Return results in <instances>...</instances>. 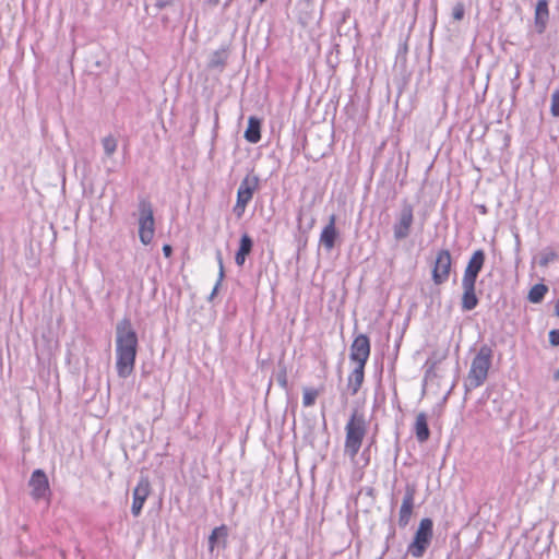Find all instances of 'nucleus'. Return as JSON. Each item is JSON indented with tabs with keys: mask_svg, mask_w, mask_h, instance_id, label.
<instances>
[{
	"mask_svg": "<svg viewBox=\"0 0 559 559\" xmlns=\"http://www.w3.org/2000/svg\"><path fill=\"white\" fill-rule=\"evenodd\" d=\"M227 59L228 50L226 48H221L211 55L207 66L210 69H218L222 71L226 66Z\"/></svg>",
	"mask_w": 559,
	"mask_h": 559,
	"instance_id": "20",
	"label": "nucleus"
},
{
	"mask_svg": "<svg viewBox=\"0 0 559 559\" xmlns=\"http://www.w3.org/2000/svg\"><path fill=\"white\" fill-rule=\"evenodd\" d=\"M365 367L366 366L357 365L348 376L347 391H349L350 395H356L361 388L365 379Z\"/></svg>",
	"mask_w": 559,
	"mask_h": 559,
	"instance_id": "16",
	"label": "nucleus"
},
{
	"mask_svg": "<svg viewBox=\"0 0 559 559\" xmlns=\"http://www.w3.org/2000/svg\"><path fill=\"white\" fill-rule=\"evenodd\" d=\"M550 112L554 117H559V90L551 94Z\"/></svg>",
	"mask_w": 559,
	"mask_h": 559,
	"instance_id": "30",
	"label": "nucleus"
},
{
	"mask_svg": "<svg viewBox=\"0 0 559 559\" xmlns=\"http://www.w3.org/2000/svg\"><path fill=\"white\" fill-rule=\"evenodd\" d=\"M554 379L559 381V369L554 373Z\"/></svg>",
	"mask_w": 559,
	"mask_h": 559,
	"instance_id": "42",
	"label": "nucleus"
},
{
	"mask_svg": "<svg viewBox=\"0 0 559 559\" xmlns=\"http://www.w3.org/2000/svg\"><path fill=\"white\" fill-rule=\"evenodd\" d=\"M248 204H249L248 202H245L242 200H239V199L236 200V204L233 207V212L237 216V218L242 217Z\"/></svg>",
	"mask_w": 559,
	"mask_h": 559,
	"instance_id": "31",
	"label": "nucleus"
},
{
	"mask_svg": "<svg viewBox=\"0 0 559 559\" xmlns=\"http://www.w3.org/2000/svg\"><path fill=\"white\" fill-rule=\"evenodd\" d=\"M415 495L416 486L414 484H407L399 512V526L402 528L406 527L411 521L415 506Z\"/></svg>",
	"mask_w": 559,
	"mask_h": 559,
	"instance_id": "9",
	"label": "nucleus"
},
{
	"mask_svg": "<svg viewBox=\"0 0 559 559\" xmlns=\"http://www.w3.org/2000/svg\"><path fill=\"white\" fill-rule=\"evenodd\" d=\"M163 253H164V255L166 258H169L171 255V253H173V247L170 245H168V243H165L163 246Z\"/></svg>",
	"mask_w": 559,
	"mask_h": 559,
	"instance_id": "35",
	"label": "nucleus"
},
{
	"mask_svg": "<svg viewBox=\"0 0 559 559\" xmlns=\"http://www.w3.org/2000/svg\"><path fill=\"white\" fill-rule=\"evenodd\" d=\"M394 536H395V530H394V527H393V526H391V532H390V534H389V537H388V538H390V537H394Z\"/></svg>",
	"mask_w": 559,
	"mask_h": 559,
	"instance_id": "40",
	"label": "nucleus"
},
{
	"mask_svg": "<svg viewBox=\"0 0 559 559\" xmlns=\"http://www.w3.org/2000/svg\"><path fill=\"white\" fill-rule=\"evenodd\" d=\"M336 216L332 214L329 217V223L324 226L321 231L319 242L326 250L331 251L336 242L338 237V231L335 227Z\"/></svg>",
	"mask_w": 559,
	"mask_h": 559,
	"instance_id": "14",
	"label": "nucleus"
},
{
	"mask_svg": "<svg viewBox=\"0 0 559 559\" xmlns=\"http://www.w3.org/2000/svg\"><path fill=\"white\" fill-rule=\"evenodd\" d=\"M245 139L252 144L261 140V121L259 118L251 116L248 120V127L243 134Z\"/></svg>",
	"mask_w": 559,
	"mask_h": 559,
	"instance_id": "19",
	"label": "nucleus"
},
{
	"mask_svg": "<svg viewBox=\"0 0 559 559\" xmlns=\"http://www.w3.org/2000/svg\"><path fill=\"white\" fill-rule=\"evenodd\" d=\"M216 259H217V263H218V278L213 287L212 293L210 294V296L207 298L209 301H212L214 299V297L217 295V292H218V289L222 285V282L225 277L224 262H223L222 252L219 250L216 252Z\"/></svg>",
	"mask_w": 559,
	"mask_h": 559,
	"instance_id": "23",
	"label": "nucleus"
},
{
	"mask_svg": "<svg viewBox=\"0 0 559 559\" xmlns=\"http://www.w3.org/2000/svg\"><path fill=\"white\" fill-rule=\"evenodd\" d=\"M368 431V423L365 414L354 408L348 421L345 425L344 453L354 460Z\"/></svg>",
	"mask_w": 559,
	"mask_h": 559,
	"instance_id": "2",
	"label": "nucleus"
},
{
	"mask_svg": "<svg viewBox=\"0 0 559 559\" xmlns=\"http://www.w3.org/2000/svg\"><path fill=\"white\" fill-rule=\"evenodd\" d=\"M463 294L461 298V309L462 311H472L474 310L479 302V299L476 295V286H462Z\"/></svg>",
	"mask_w": 559,
	"mask_h": 559,
	"instance_id": "18",
	"label": "nucleus"
},
{
	"mask_svg": "<svg viewBox=\"0 0 559 559\" xmlns=\"http://www.w3.org/2000/svg\"><path fill=\"white\" fill-rule=\"evenodd\" d=\"M313 224H314V218H313V217H311V219H310V221H308V229H311V228H312V226H313Z\"/></svg>",
	"mask_w": 559,
	"mask_h": 559,
	"instance_id": "39",
	"label": "nucleus"
},
{
	"mask_svg": "<svg viewBox=\"0 0 559 559\" xmlns=\"http://www.w3.org/2000/svg\"><path fill=\"white\" fill-rule=\"evenodd\" d=\"M276 380H277V383H278L282 388H284V389H286V388H287V376H286V371H285V370H283L282 372H280V373L277 374Z\"/></svg>",
	"mask_w": 559,
	"mask_h": 559,
	"instance_id": "33",
	"label": "nucleus"
},
{
	"mask_svg": "<svg viewBox=\"0 0 559 559\" xmlns=\"http://www.w3.org/2000/svg\"><path fill=\"white\" fill-rule=\"evenodd\" d=\"M479 209H480V212L484 214L487 212V209L485 205L479 206Z\"/></svg>",
	"mask_w": 559,
	"mask_h": 559,
	"instance_id": "43",
	"label": "nucleus"
},
{
	"mask_svg": "<svg viewBox=\"0 0 559 559\" xmlns=\"http://www.w3.org/2000/svg\"><path fill=\"white\" fill-rule=\"evenodd\" d=\"M175 2V0H156L155 7L158 10H163L169 5H171Z\"/></svg>",
	"mask_w": 559,
	"mask_h": 559,
	"instance_id": "34",
	"label": "nucleus"
},
{
	"mask_svg": "<svg viewBox=\"0 0 559 559\" xmlns=\"http://www.w3.org/2000/svg\"><path fill=\"white\" fill-rule=\"evenodd\" d=\"M558 260V253L551 249H546L542 252L539 258V265L547 266L549 263Z\"/></svg>",
	"mask_w": 559,
	"mask_h": 559,
	"instance_id": "26",
	"label": "nucleus"
},
{
	"mask_svg": "<svg viewBox=\"0 0 559 559\" xmlns=\"http://www.w3.org/2000/svg\"><path fill=\"white\" fill-rule=\"evenodd\" d=\"M551 346H559V329H554L548 334Z\"/></svg>",
	"mask_w": 559,
	"mask_h": 559,
	"instance_id": "32",
	"label": "nucleus"
},
{
	"mask_svg": "<svg viewBox=\"0 0 559 559\" xmlns=\"http://www.w3.org/2000/svg\"><path fill=\"white\" fill-rule=\"evenodd\" d=\"M478 273L464 270L462 286H476Z\"/></svg>",
	"mask_w": 559,
	"mask_h": 559,
	"instance_id": "28",
	"label": "nucleus"
},
{
	"mask_svg": "<svg viewBox=\"0 0 559 559\" xmlns=\"http://www.w3.org/2000/svg\"><path fill=\"white\" fill-rule=\"evenodd\" d=\"M151 485L147 477L141 476L138 485L133 489V501L131 507V513L134 518L141 514L142 508L150 495Z\"/></svg>",
	"mask_w": 559,
	"mask_h": 559,
	"instance_id": "11",
	"label": "nucleus"
},
{
	"mask_svg": "<svg viewBox=\"0 0 559 559\" xmlns=\"http://www.w3.org/2000/svg\"><path fill=\"white\" fill-rule=\"evenodd\" d=\"M548 292V287L543 284H535L528 292L527 299L533 304H539L544 300L545 295Z\"/></svg>",
	"mask_w": 559,
	"mask_h": 559,
	"instance_id": "22",
	"label": "nucleus"
},
{
	"mask_svg": "<svg viewBox=\"0 0 559 559\" xmlns=\"http://www.w3.org/2000/svg\"><path fill=\"white\" fill-rule=\"evenodd\" d=\"M318 395H319L318 390H316L313 388H305L304 396H302V405L305 407H310V406L314 405Z\"/></svg>",
	"mask_w": 559,
	"mask_h": 559,
	"instance_id": "24",
	"label": "nucleus"
},
{
	"mask_svg": "<svg viewBox=\"0 0 559 559\" xmlns=\"http://www.w3.org/2000/svg\"><path fill=\"white\" fill-rule=\"evenodd\" d=\"M464 15H465L464 3L463 2H456L454 4V7L452 8V17L455 21H461V20H463Z\"/></svg>",
	"mask_w": 559,
	"mask_h": 559,
	"instance_id": "29",
	"label": "nucleus"
},
{
	"mask_svg": "<svg viewBox=\"0 0 559 559\" xmlns=\"http://www.w3.org/2000/svg\"><path fill=\"white\" fill-rule=\"evenodd\" d=\"M493 350L484 344L472 360L471 368L465 382V390L471 391L484 384L491 367Z\"/></svg>",
	"mask_w": 559,
	"mask_h": 559,
	"instance_id": "3",
	"label": "nucleus"
},
{
	"mask_svg": "<svg viewBox=\"0 0 559 559\" xmlns=\"http://www.w3.org/2000/svg\"><path fill=\"white\" fill-rule=\"evenodd\" d=\"M485 260H486V254H485L484 250L478 249V250L474 251V253L469 258L465 270L479 274L485 264Z\"/></svg>",
	"mask_w": 559,
	"mask_h": 559,
	"instance_id": "21",
	"label": "nucleus"
},
{
	"mask_svg": "<svg viewBox=\"0 0 559 559\" xmlns=\"http://www.w3.org/2000/svg\"><path fill=\"white\" fill-rule=\"evenodd\" d=\"M550 17L549 7L547 0H538L534 11V28L538 35L546 32Z\"/></svg>",
	"mask_w": 559,
	"mask_h": 559,
	"instance_id": "12",
	"label": "nucleus"
},
{
	"mask_svg": "<svg viewBox=\"0 0 559 559\" xmlns=\"http://www.w3.org/2000/svg\"><path fill=\"white\" fill-rule=\"evenodd\" d=\"M227 535V530H226V526L225 525H222V526H218V527H215L210 537H209V545H210V549L213 550L215 545H216V542H217V538L218 536H226Z\"/></svg>",
	"mask_w": 559,
	"mask_h": 559,
	"instance_id": "27",
	"label": "nucleus"
},
{
	"mask_svg": "<svg viewBox=\"0 0 559 559\" xmlns=\"http://www.w3.org/2000/svg\"><path fill=\"white\" fill-rule=\"evenodd\" d=\"M433 537V522L429 518H425L414 534L412 543L407 546V554L414 558H421L431 544Z\"/></svg>",
	"mask_w": 559,
	"mask_h": 559,
	"instance_id": "4",
	"label": "nucleus"
},
{
	"mask_svg": "<svg viewBox=\"0 0 559 559\" xmlns=\"http://www.w3.org/2000/svg\"><path fill=\"white\" fill-rule=\"evenodd\" d=\"M407 53V44L403 43L399 46L397 56L403 55L405 56Z\"/></svg>",
	"mask_w": 559,
	"mask_h": 559,
	"instance_id": "36",
	"label": "nucleus"
},
{
	"mask_svg": "<svg viewBox=\"0 0 559 559\" xmlns=\"http://www.w3.org/2000/svg\"><path fill=\"white\" fill-rule=\"evenodd\" d=\"M106 156L110 157L117 150L118 143L112 135H107L102 140Z\"/></svg>",
	"mask_w": 559,
	"mask_h": 559,
	"instance_id": "25",
	"label": "nucleus"
},
{
	"mask_svg": "<svg viewBox=\"0 0 559 559\" xmlns=\"http://www.w3.org/2000/svg\"><path fill=\"white\" fill-rule=\"evenodd\" d=\"M28 486L32 489L31 496L35 500L43 499L50 493L48 477L40 468H37L32 473Z\"/></svg>",
	"mask_w": 559,
	"mask_h": 559,
	"instance_id": "10",
	"label": "nucleus"
},
{
	"mask_svg": "<svg viewBox=\"0 0 559 559\" xmlns=\"http://www.w3.org/2000/svg\"><path fill=\"white\" fill-rule=\"evenodd\" d=\"M139 238L147 246L152 242L155 233V221L152 203L146 198H139Z\"/></svg>",
	"mask_w": 559,
	"mask_h": 559,
	"instance_id": "5",
	"label": "nucleus"
},
{
	"mask_svg": "<svg viewBox=\"0 0 559 559\" xmlns=\"http://www.w3.org/2000/svg\"><path fill=\"white\" fill-rule=\"evenodd\" d=\"M259 181L260 179L258 176L248 174L239 185L237 199L249 203L259 188Z\"/></svg>",
	"mask_w": 559,
	"mask_h": 559,
	"instance_id": "13",
	"label": "nucleus"
},
{
	"mask_svg": "<svg viewBox=\"0 0 559 559\" xmlns=\"http://www.w3.org/2000/svg\"><path fill=\"white\" fill-rule=\"evenodd\" d=\"M138 335L131 320L123 318L116 325V369L120 378H128L134 369Z\"/></svg>",
	"mask_w": 559,
	"mask_h": 559,
	"instance_id": "1",
	"label": "nucleus"
},
{
	"mask_svg": "<svg viewBox=\"0 0 559 559\" xmlns=\"http://www.w3.org/2000/svg\"><path fill=\"white\" fill-rule=\"evenodd\" d=\"M314 0H300V3L306 5V8H312Z\"/></svg>",
	"mask_w": 559,
	"mask_h": 559,
	"instance_id": "37",
	"label": "nucleus"
},
{
	"mask_svg": "<svg viewBox=\"0 0 559 559\" xmlns=\"http://www.w3.org/2000/svg\"><path fill=\"white\" fill-rule=\"evenodd\" d=\"M452 265V257L448 249H441L438 251L432 272L431 278L436 285L444 284L450 276Z\"/></svg>",
	"mask_w": 559,
	"mask_h": 559,
	"instance_id": "7",
	"label": "nucleus"
},
{
	"mask_svg": "<svg viewBox=\"0 0 559 559\" xmlns=\"http://www.w3.org/2000/svg\"><path fill=\"white\" fill-rule=\"evenodd\" d=\"M301 217H302V211H299V214H298V223H299V226L301 225Z\"/></svg>",
	"mask_w": 559,
	"mask_h": 559,
	"instance_id": "41",
	"label": "nucleus"
},
{
	"mask_svg": "<svg viewBox=\"0 0 559 559\" xmlns=\"http://www.w3.org/2000/svg\"><path fill=\"white\" fill-rule=\"evenodd\" d=\"M414 224V206L407 201L403 200L401 210L396 214L393 224V236L396 241L406 239L412 231Z\"/></svg>",
	"mask_w": 559,
	"mask_h": 559,
	"instance_id": "6",
	"label": "nucleus"
},
{
	"mask_svg": "<svg viewBox=\"0 0 559 559\" xmlns=\"http://www.w3.org/2000/svg\"><path fill=\"white\" fill-rule=\"evenodd\" d=\"M555 313H556V316L559 317V299L557 300L556 306H555Z\"/></svg>",
	"mask_w": 559,
	"mask_h": 559,
	"instance_id": "38",
	"label": "nucleus"
},
{
	"mask_svg": "<svg viewBox=\"0 0 559 559\" xmlns=\"http://www.w3.org/2000/svg\"><path fill=\"white\" fill-rule=\"evenodd\" d=\"M413 430H414L416 440L419 443H425L429 440L430 429L428 426V416L426 413L420 412L419 414H417Z\"/></svg>",
	"mask_w": 559,
	"mask_h": 559,
	"instance_id": "15",
	"label": "nucleus"
},
{
	"mask_svg": "<svg viewBox=\"0 0 559 559\" xmlns=\"http://www.w3.org/2000/svg\"><path fill=\"white\" fill-rule=\"evenodd\" d=\"M253 248L252 238L245 233L239 240V248L235 255V262L238 266H242L246 262L247 255H249Z\"/></svg>",
	"mask_w": 559,
	"mask_h": 559,
	"instance_id": "17",
	"label": "nucleus"
},
{
	"mask_svg": "<svg viewBox=\"0 0 559 559\" xmlns=\"http://www.w3.org/2000/svg\"><path fill=\"white\" fill-rule=\"evenodd\" d=\"M370 348L369 337L366 334L357 335L350 345V360L357 365L366 366L370 356Z\"/></svg>",
	"mask_w": 559,
	"mask_h": 559,
	"instance_id": "8",
	"label": "nucleus"
}]
</instances>
